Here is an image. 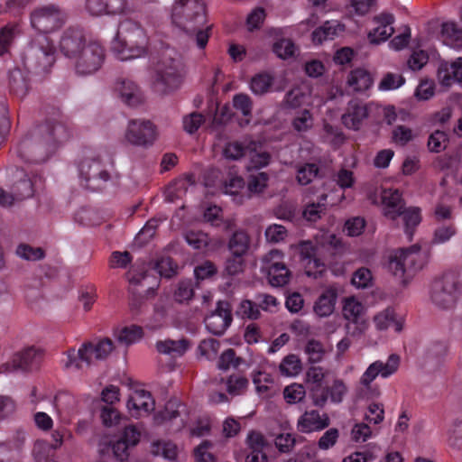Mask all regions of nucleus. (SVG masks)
<instances>
[{
    "label": "nucleus",
    "instance_id": "nucleus-1",
    "mask_svg": "<svg viewBox=\"0 0 462 462\" xmlns=\"http://www.w3.org/2000/svg\"><path fill=\"white\" fill-rule=\"evenodd\" d=\"M69 137L70 131L64 123L46 121L37 125L19 143L16 154L23 162L42 163Z\"/></svg>",
    "mask_w": 462,
    "mask_h": 462
},
{
    "label": "nucleus",
    "instance_id": "nucleus-2",
    "mask_svg": "<svg viewBox=\"0 0 462 462\" xmlns=\"http://www.w3.org/2000/svg\"><path fill=\"white\" fill-rule=\"evenodd\" d=\"M172 23L192 37L199 49L207 46L211 26L206 23V5L202 0H175L171 8Z\"/></svg>",
    "mask_w": 462,
    "mask_h": 462
},
{
    "label": "nucleus",
    "instance_id": "nucleus-3",
    "mask_svg": "<svg viewBox=\"0 0 462 462\" xmlns=\"http://www.w3.org/2000/svg\"><path fill=\"white\" fill-rule=\"evenodd\" d=\"M185 64L181 55L173 49L161 53L152 68V88L160 96L179 89L184 80Z\"/></svg>",
    "mask_w": 462,
    "mask_h": 462
},
{
    "label": "nucleus",
    "instance_id": "nucleus-4",
    "mask_svg": "<svg viewBox=\"0 0 462 462\" xmlns=\"http://www.w3.org/2000/svg\"><path fill=\"white\" fill-rule=\"evenodd\" d=\"M111 50L121 60L143 56L146 53V49L143 30L131 20L122 22L118 26L116 36L112 42Z\"/></svg>",
    "mask_w": 462,
    "mask_h": 462
},
{
    "label": "nucleus",
    "instance_id": "nucleus-5",
    "mask_svg": "<svg viewBox=\"0 0 462 462\" xmlns=\"http://www.w3.org/2000/svg\"><path fill=\"white\" fill-rule=\"evenodd\" d=\"M462 295V283L453 272L436 277L430 286V302L439 310L453 309Z\"/></svg>",
    "mask_w": 462,
    "mask_h": 462
},
{
    "label": "nucleus",
    "instance_id": "nucleus-6",
    "mask_svg": "<svg viewBox=\"0 0 462 462\" xmlns=\"http://www.w3.org/2000/svg\"><path fill=\"white\" fill-rule=\"evenodd\" d=\"M80 185L91 191H101L111 180V172L100 156L86 157L79 164Z\"/></svg>",
    "mask_w": 462,
    "mask_h": 462
},
{
    "label": "nucleus",
    "instance_id": "nucleus-7",
    "mask_svg": "<svg viewBox=\"0 0 462 462\" xmlns=\"http://www.w3.org/2000/svg\"><path fill=\"white\" fill-rule=\"evenodd\" d=\"M55 49L45 36L33 40L24 52L23 62L28 70L46 72L55 62Z\"/></svg>",
    "mask_w": 462,
    "mask_h": 462
},
{
    "label": "nucleus",
    "instance_id": "nucleus-8",
    "mask_svg": "<svg viewBox=\"0 0 462 462\" xmlns=\"http://www.w3.org/2000/svg\"><path fill=\"white\" fill-rule=\"evenodd\" d=\"M114 347L113 341L108 337L100 339L97 344L86 342L82 344L77 353L74 349L69 351L65 367L75 366L76 369L80 370L83 368L82 363L88 367L92 363L93 356L97 360H104L110 355Z\"/></svg>",
    "mask_w": 462,
    "mask_h": 462
},
{
    "label": "nucleus",
    "instance_id": "nucleus-9",
    "mask_svg": "<svg viewBox=\"0 0 462 462\" xmlns=\"http://www.w3.org/2000/svg\"><path fill=\"white\" fill-rule=\"evenodd\" d=\"M66 20L65 11L54 4L38 6L31 13L32 26L42 33H49L60 28Z\"/></svg>",
    "mask_w": 462,
    "mask_h": 462
},
{
    "label": "nucleus",
    "instance_id": "nucleus-10",
    "mask_svg": "<svg viewBox=\"0 0 462 462\" xmlns=\"http://www.w3.org/2000/svg\"><path fill=\"white\" fill-rule=\"evenodd\" d=\"M125 136L133 145L148 147L156 139L155 126L149 120L134 119L129 121Z\"/></svg>",
    "mask_w": 462,
    "mask_h": 462
},
{
    "label": "nucleus",
    "instance_id": "nucleus-11",
    "mask_svg": "<svg viewBox=\"0 0 462 462\" xmlns=\"http://www.w3.org/2000/svg\"><path fill=\"white\" fill-rule=\"evenodd\" d=\"M103 48L97 43H89L84 47L75 59V69L79 75H89L97 71L104 61Z\"/></svg>",
    "mask_w": 462,
    "mask_h": 462
},
{
    "label": "nucleus",
    "instance_id": "nucleus-12",
    "mask_svg": "<svg viewBox=\"0 0 462 462\" xmlns=\"http://www.w3.org/2000/svg\"><path fill=\"white\" fill-rule=\"evenodd\" d=\"M232 321L231 305L226 300H218L216 309L204 319L207 329L218 337L226 332Z\"/></svg>",
    "mask_w": 462,
    "mask_h": 462
},
{
    "label": "nucleus",
    "instance_id": "nucleus-13",
    "mask_svg": "<svg viewBox=\"0 0 462 462\" xmlns=\"http://www.w3.org/2000/svg\"><path fill=\"white\" fill-rule=\"evenodd\" d=\"M400 357L397 355H391L386 363L375 361L371 364L360 379L361 384L369 387L371 383L381 374L382 377H388L398 369Z\"/></svg>",
    "mask_w": 462,
    "mask_h": 462
},
{
    "label": "nucleus",
    "instance_id": "nucleus-14",
    "mask_svg": "<svg viewBox=\"0 0 462 462\" xmlns=\"http://www.w3.org/2000/svg\"><path fill=\"white\" fill-rule=\"evenodd\" d=\"M85 10L94 17L125 14V0H86Z\"/></svg>",
    "mask_w": 462,
    "mask_h": 462
},
{
    "label": "nucleus",
    "instance_id": "nucleus-15",
    "mask_svg": "<svg viewBox=\"0 0 462 462\" xmlns=\"http://www.w3.org/2000/svg\"><path fill=\"white\" fill-rule=\"evenodd\" d=\"M86 46L83 32L77 29H68L60 42V51L69 59H76Z\"/></svg>",
    "mask_w": 462,
    "mask_h": 462
},
{
    "label": "nucleus",
    "instance_id": "nucleus-16",
    "mask_svg": "<svg viewBox=\"0 0 462 462\" xmlns=\"http://www.w3.org/2000/svg\"><path fill=\"white\" fill-rule=\"evenodd\" d=\"M330 419L327 413L320 414L318 411H307L298 420L297 429L302 433L320 431L328 428Z\"/></svg>",
    "mask_w": 462,
    "mask_h": 462
},
{
    "label": "nucleus",
    "instance_id": "nucleus-17",
    "mask_svg": "<svg viewBox=\"0 0 462 462\" xmlns=\"http://www.w3.org/2000/svg\"><path fill=\"white\" fill-rule=\"evenodd\" d=\"M448 352V346L446 342H432L425 351L422 366L429 371L438 369L444 363Z\"/></svg>",
    "mask_w": 462,
    "mask_h": 462
},
{
    "label": "nucleus",
    "instance_id": "nucleus-18",
    "mask_svg": "<svg viewBox=\"0 0 462 462\" xmlns=\"http://www.w3.org/2000/svg\"><path fill=\"white\" fill-rule=\"evenodd\" d=\"M116 90L119 93L122 101L129 106H137L143 101L139 86L133 80L118 79L116 83Z\"/></svg>",
    "mask_w": 462,
    "mask_h": 462
},
{
    "label": "nucleus",
    "instance_id": "nucleus-19",
    "mask_svg": "<svg viewBox=\"0 0 462 462\" xmlns=\"http://www.w3.org/2000/svg\"><path fill=\"white\" fill-rule=\"evenodd\" d=\"M42 358V351L30 346L15 354L12 360L13 370L24 372L37 368Z\"/></svg>",
    "mask_w": 462,
    "mask_h": 462
},
{
    "label": "nucleus",
    "instance_id": "nucleus-20",
    "mask_svg": "<svg viewBox=\"0 0 462 462\" xmlns=\"http://www.w3.org/2000/svg\"><path fill=\"white\" fill-rule=\"evenodd\" d=\"M126 405L132 416L138 417L141 415V412L149 414L152 411L155 407V402L148 391L136 390L134 396L128 399Z\"/></svg>",
    "mask_w": 462,
    "mask_h": 462
},
{
    "label": "nucleus",
    "instance_id": "nucleus-21",
    "mask_svg": "<svg viewBox=\"0 0 462 462\" xmlns=\"http://www.w3.org/2000/svg\"><path fill=\"white\" fill-rule=\"evenodd\" d=\"M247 445L250 449L245 462H267V455L264 452L269 444L263 435L257 431H251L247 436Z\"/></svg>",
    "mask_w": 462,
    "mask_h": 462
},
{
    "label": "nucleus",
    "instance_id": "nucleus-22",
    "mask_svg": "<svg viewBox=\"0 0 462 462\" xmlns=\"http://www.w3.org/2000/svg\"><path fill=\"white\" fill-rule=\"evenodd\" d=\"M368 116L367 107L358 99L350 100L342 123L349 129L358 130L362 121Z\"/></svg>",
    "mask_w": 462,
    "mask_h": 462
},
{
    "label": "nucleus",
    "instance_id": "nucleus-23",
    "mask_svg": "<svg viewBox=\"0 0 462 462\" xmlns=\"http://www.w3.org/2000/svg\"><path fill=\"white\" fill-rule=\"evenodd\" d=\"M382 202L384 205V216L395 220L400 211L405 208V202L398 189H383Z\"/></svg>",
    "mask_w": 462,
    "mask_h": 462
},
{
    "label": "nucleus",
    "instance_id": "nucleus-24",
    "mask_svg": "<svg viewBox=\"0 0 462 462\" xmlns=\"http://www.w3.org/2000/svg\"><path fill=\"white\" fill-rule=\"evenodd\" d=\"M254 140L252 138H244L241 141L227 143L223 150V155L226 159L238 161L248 155V151H254Z\"/></svg>",
    "mask_w": 462,
    "mask_h": 462
},
{
    "label": "nucleus",
    "instance_id": "nucleus-25",
    "mask_svg": "<svg viewBox=\"0 0 462 462\" xmlns=\"http://www.w3.org/2000/svg\"><path fill=\"white\" fill-rule=\"evenodd\" d=\"M9 88L10 91L18 97L26 96L29 90L28 73L19 68H14L9 71Z\"/></svg>",
    "mask_w": 462,
    "mask_h": 462
},
{
    "label": "nucleus",
    "instance_id": "nucleus-26",
    "mask_svg": "<svg viewBox=\"0 0 462 462\" xmlns=\"http://www.w3.org/2000/svg\"><path fill=\"white\" fill-rule=\"evenodd\" d=\"M337 298V292L335 289L328 288L325 290L318 298L314 304V311L319 317H328L333 313Z\"/></svg>",
    "mask_w": 462,
    "mask_h": 462
},
{
    "label": "nucleus",
    "instance_id": "nucleus-27",
    "mask_svg": "<svg viewBox=\"0 0 462 462\" xmlns=\"http://www.w3.org/2000/svg\"><path fill=\"white\" fill-rule=\"evenodd\" d=\"M400 256L404 266L405 273L411 274L416 271L421 269L420 246L417 245H411L409 248H402L400 250Z\"/></svg>",
    "mask_w": 462,
    "mask_h": 462
},
{
    "label": "nucleus",
    "instance_id": "nucleus-28",
    "mask_svg": "<svg viewBox=\"0 0 462 462\" xmlns=\"http://www.w3.org/2000/svg\"><path fill=\"white\" fill-rule=\"evenodd\" d=\"M344 27L336 22L328 21L313 31L312 41L316 44H321L324 41L333 40L337 35V31L343 32Z\"/></svg>",
    "mask_w": 462,
    "mask_h": 462
},
{
    "label": "nucleus",
    "instance_id": "nucleus-29",
    "mask_svg": "<svg viewBox=\"0 0 462 462\" xmlns=\"http://www.w3.org/2000/svg\"><path fill=\"white\" fill-rule=\"evenodd\" d=\"M347 84L353 88L356 92L367 90L373 84L371 74L364 69H356L352 70L347 78Z\"/></svg>",
    "mask_w": 462,
    "mask_h": 462
},
{
    "label": "nucleus",
    "instance_id": "nucleus-30",
    "mask_svg": "<svg viewBox=\"0 0 462 462\" xmlns=\"http://www.w3.org/2000/svg\"><path fill=\"white\" fill-rule=\"evenodd\" d=\"M441 38L446 45L454 49L462 47V30L453 22L444 23L441 26Z\"/></svg>",
    "mask_w": 462,
    "mask_h": 462
},
{
    "label": "nucleus",
    "instance_id": "nucleus-31",
    "mask_svg": "<svg viewBox=\"0 0 462 462\" xmlns=\"http://www.w3.org/2000/svg\"><path fill=\"white\" fill-rule=\"evenodd\" d=\"M189 345V344L187 339H168L164 341H158L156 343V349L161 354L180 356L187 351Z\"/></svg>",
    "mask_w": 462,
    "mask_h": 462
},
{
    "label": "nucleus",
    "instance_id": "nucleus-32",
    "mask_svg": "<svg viewBox=\"0 0 462 462\" xmlns=\"http://www.w3.org/2000/svg\"><path fill=\"white\" fill-rule=\"evenodd\" d=\"M63 443V433L60 430H55L51 434V441L49 442L47 440H37L34 444L33 454L35 457L41 461L45 458L47 454L44 452L47 449H57Z\"/></svg>",
    "mask_w": 462,
    "mask_h": 462
},
{
    "label": "nucleus",
    "instance_id": "nucleus-33",
    "mask_svg": "<svg viewBox=\"0 0 462 462\" xmlns=\"http://www.w3.org/2000/svg\"><path fill=\"white\" fill-rule=\"evenodd\" d=\"M250 246V237L245 231H236L229 239L228 249L232 254L245 256Z\"/></svg>",
    "mask_w": 462,
    "mask_h": 462
},
{
    "label": "nucleus",
    "instance_id": "nucleus-34",
    "mask_svg": "<svg viewBox=\"0 0 462 462\" xmlns=\"http://www.w3.org/2000/svg\"><path fill=\"white\" fill-rule=\"evenodd\" d=\"M400 217H402L405 234L411 240L415 227L421 221L420 209L417 207L404 208L400 211Z\"/></svg>",
    "mask_w": 462,
    "mask_h": 462
},
{
    "label": "nucleus",
    "instance_id": "nucleus-35",
    "mask_svg": "<svg viewBox=\"0 0 462 462\" xmlns=\"http://www.w3.org/2000/svg\"><path fill=\"white\" fill-rule=\"evenodd\" d=\"M272 286L281 287L289 282L290 272L282 263H273L267 273Z\"/></svg>",
    "mask_w": 462,
    "mask_h": 462
},
{
    "label": "nucleus",
    "instance_id": "nucleus-36",
    "mask_svg": "<svg viewBox=\"0 0 462 462\" xmlns=\"http://www.w3.org/2000/svg\"><path fill=\"white\" fill-rule=\"evenodd\" d=\"M184 408L185 405L179 400L171 399L166 402L164 409L155 415V420L158 423H162L165 420H172L180 416L182 411L180 409L184 410Z\"/></svg>",
    "mask_w": 462,
    "mask_h": 462
},
{
    "label": "nucleus",
    "instance_id": "nucleus-37",
    "mask_svg": "<svg viewBox=\"0 0 462 462\" xmlns=\"http://www.w3.org/2000/svg\"><path fill=\"white\" fill-rule=\"evenodd\" d=\"M254 151H248V157L250 159L251 167L254 169H261L267 166L271 161V154L263 150V143L254 140Z\"/></svg>",
    "mask_w": 462,
    "mask_h": 462
},
{
    "label": "nucleus",
    "instance_id": "nucleus-38",
    "mask_svg": "<svg viewBox=\"0 0 462 462\" xmlns=\"http://www.w3.org/2000/svg\"><path fill=\"white\" fill-rule=\"evenodd\" d=\"M273 77L267 72H262L254 76L250 82V88L255 95H263L272 87Z\"/></svg>",
    "mask_w": 462,
    "mask_h": 462
},
{
    "label": "nucleus",
    "instance_id": "nucleus-39",
    "mask_svg": "<svg viewBox=\"0 0 462 462\" xmlns=\"http://www.w3.org/2000/svg\"><path fill=\"white\" fill-rule=\"evenodd\" d=\"M304 352L308 356V361L310 364L321 362L326 355V349L323 344L313 338L308 340L304 347Z\"/></svg>",
    "mask_w": 462,
    "mask_h": 462
},
{
    "label": "nucleus",
    "instance_id": "nucleus-40",
    "mask_svg": "<svg viewBox=\"0 0 462 462\" xmlns=\"http://www.w3.org/2000/svg\"><path fill=\"white\" fill-rule=\"evenodd\" d=\"M268 181L269 175L266 172L250 174L247 180V190L250 194H261L267 188Z\"/></svg>",
    "mask_w": 462,
    "mask_h": 462
},
{
    "label": "nucleus",
    "instance_id": "nucleus-41",
    "mask_svg": "<svg viewBox=\"0 0 462 462\" xmlns=\"http://www.w3.org/2000/svg\"><path fill=\"white\" fill-rule=\"evenodd\" d=\"M143 336V331L142 327L133 325L124 328L116 337L119 343L129 346L141 339Z\"/></svg>",
    "mask_w": 462,
    "mask_h": 462
},
{
    "label": "nucleus",
    "instance_id": "nucleus-42",
    "mask_svg": "<svg viewBox=\"0 0 462 462\" xmlns=\"http://www.w3.org/2000/svg\"><path fill=\"white\" fill-rule=\"evenodd\" d=\"M279 367L282 374L294 376L301 371V362L298 356L291 354L282 359Z\"/></svg>",
    "mask_w": 462,
    "mask_h": 462
},
{
    "label": "nucleus",
    "instance_id": "nucleus-43",
    "mask_svg": "<svg viewBox=\"0 0 462 462\" xmlns=\"http://www.w3.org/2000/svg\"><path fill=\"white\" fill-rule=\"evenodd\" d=\"M33 183L31 179L24 178L16 181L13 187L14 200H23L33 195Z\"/></svg>",
    "mask_w": 462,
    "mask_h": 462
},
{
    "label": "nucleus",
    "instance_id": "nucleus-44",
    "mask_svg": "<svg viewBox=\"0 0 462 462\" xmlns=\"http://www.w3.org/2000/svg\"><path fill=\"white\" fill-rule=\"evenodd\" d=\"M152 452L155 456H162L172 461L177 457V446L171 441H158L153 444Z\"/></svg>",
    "mask_w": 462,
    "mask_h": 462
},
{
    "label": "nucleus",
    "instance_id": "nucleus-45",
    "mask_svg": "<svg viewBox=\"0 0 462 462\" xmlns=\"http://www.w3.org/2000/svg\"><path fill=\"white\" fill-rule=\"evenodd\" d=\"M363 305L355 299H348L343 307L345 319L354 323H358L363 312Z\"/></svg>",
    "mask_w": 462,
    "mask_h": 462
},
{
    "label": "nucleus",
    "instance_id": "nucleus-46",
    "mask_svg": "<svg viewBox=\"0 0 462 462\" xmlns=\"http://www.w3.org/2000/svg\"><path fill=\"white\" fill-rule=\"evenodd\" d=\"M448 445L453 448L462 449V416L457 418L448 431Z\"/></svg>",
    "mask_w": 462,
    "mask_h": 462
},
{
    "label": "nucleus",
    "instance_id": "nucleus-47",
    "mask_svg": "<svg viewBox=\"0 0 462 462\" xmlns=\"http://www.w3.org/2000/svg\"><path fill=\"white\" fill-rule=\"evenodd\" d=\"M273 51L277 57L286 60L294 55L295 45L290 39H281L273 43Z\"/></svg>",
    "mask_w": 462,
    "mask_h": 462
},
{
    "label": "nucleus",
    "instance_id": "nucleus-48",
    "mask_svg": "<svg viewBox=\"0 0 462 462\" xmlns=\"http://www.w3.org/2000/svg\"><path fill=\"white\" fill-rule=\"evenodd\" d=\"M319 174V167L315 163H306L297 171V180L300 185L310 184Z\"/></svg>",
    "mask_w": 462,
    "mask_h": 462
},
{
    "label": "nucleus",
    "instance_id": "nucleus-49",
    "mask_svg": "<svg viewBox=\"0 0 462 462\" xmlns=\"http://www.w3.org/2000/svg\"><path fill=\"white\" fill-rule=\"evenodd\" d=\"M327 206L320 201L308 204L302 211L303 217L310 222H316L326 213Z\"/></svg>",
    "mask_w": 462,
    "mask_h": 462
},
{
    "label": "nucleus",
    "instance_id": "nucleus-50",
    "mask_svg": "<svg viewBox=\"0 0 462 462\" xmlns=\"http://www.w3.org/2000/svg\"><path fill=\"white\" fill-rule=\"evenodd\" d=\"M245 265V263L244 256H236L232 254L226 261L224 274L228 276H236L244 272Z\"/></svg>",
    "mask_w": 462,
    "mask_h": 462
},
{
    "label": "nucleus",
    "instance_id": "nucleus-51",
    "mask_svg": "<svg viewBox=\"0 0 462 462\" xmlns=\"http://www.w3.org/2000/svg\"><path fill=\"white\" fill-rule=\"evenodd\" d=\"M241 362L240 357H236V351L233 348L225 350L218 360L217 367L220 370H228L231 366L236 368Z\"/></svg>",
    "mask_w": 462,
    "mask_h": 462
},
{
    "label": "nucleus",
    "instance_id": "nucleus-52",
    "mask_svg": "<svg viewBox=\"0 0 462 462\" xmlns=\"http://www.w3.org/2000/svg\"><path fill=\"white\" fill-rule=\"evenodd\" d=\"M448 141V134L443 131L437 130L430 135L428 147L431 152H439L446 148Z\"/></svg>",
    "mask_w": 462,
    "mask_h": 462
},
{
    "label": "nucleus",
    "instance_id": "nucleus-53",
    "mask_svg": "<svg viewBox=\"0 0 462 462\" xmlns=\"http://www.w3.org/2000/svg\"><path fill=\"white\" fill-rule=\"evenodd\" d=\"M16 254L28 261H37L44 257V251L41 247H32L28 245H20L16 249Z\"/></svg>",
    "mask_w": 462,
    "mask_h": 462
},
{
    "label": "nucleus",
    "instance_id": "nucleus-54",
    "mask_svg": "<svg viewBox=\"0 0 462 462\" xmlns=\"http://www.w3.org/2000/svg\"><path fill=\"white\" fill-rule=\"evenodd\" d=\"M154 269L161 276L171 278L176 274L177 265L171 257H162L155 263Z\"/></svg>",
    "mask_w": 462,
    "mask_h": 462
},
{
    "label": "nucleus",
    "instance_id": "nucleus-55",
    "mask_svg": "<svg viewBox=\"0 0 462 462\" xmlns=\"http://www.w3.org/2000/svg\"><path fill=\"white\" fill-rule=\"evenodd\" d=\"M305 389L303 385L292 383L285 387L283 395L288 403H297L300 402L305 396Z\"/></svg>",
    "mask_w": 462,
    "mask_h": 462
},
{
    "label": "nucleus",
    "instance_id": "nucleus-56",
    "mask_svg": "<svg viewBox=\"0 0 462 462\" xmlns=\"http://www.w3.org/2000/svg\"><path fill=\"white\" fill-rule=\"evenodd\" d=\"M394 30L393 27L381 26L374 28L373 31L368 32V40L372 44H379L385 42L389 37L392 36Z\"/></svg>",
    "mask_w": 462,
    "mask_h": 462
},
{
    "label": "nucleus",
    "instance_id": "nucleus-57",
    "mask_svg": "<svg viewBox=\"0 0 462 462\" xmlns=\"http://www.w3.org/2000/svg\"><path fill=\"white\" fill-rule=\"evenodd\" d=\"M204 121L202 114L192 112L183 118V128L188 134H192L198 131Z\"/></svg>",
    "mask_w": 462,
    "mask_h": 462
},
{
    "label": "nucleus",
    "instance_id": "nucleus-58",
    "mask_svg": "<svg viewBox=\"0 0 462 462\" xmlns=\"http://www.w3.org/2000/svg\"><path fill=\"white\" fill-rule=\"evenodd\" d=\"M392 139L394 143L404 146L413 139L412 130L404 125H397L393 130Z\"/></svg>",
    "mask_w": 462,
    "mask_h": 462
},
{
    "label": "nucleus",
    "instance_id": "nucleus-59",
    "mask_svg": "<svg viewBox=\"0 0 462 462\" xmlns=\"http://www.w3.org/2000/svg\"><path fill=\"white\" fill-rule=\"evenodd\" d=\"M248 383L244 376L230 375L226 382L227 392L233 395L240 394L247 388Z\"/></svg>",
    "mask_w": 462,
    "mask_h": 462
},
{
    "label": "nucleus",
    "instance_id": "nucleus-60",
    "mask_svg": "<svg viewBox=\"0 0 462 462\" xmlns=\"http://www.w3.org/2000/svg\"><path fill=\"white\" fill-rule=\"evenodd\" d=\"M194 294L191 281H181L179 282L178 288L174 292L176 301L182 303L192 299Z\"/></svg>",
    "mask_w": 462,
    "mask_h": 462
},
{
    "label": "nucleus",
    "instance_id": "nucleus-61",
    "mask_svg": "<svg viewBox=\"0 0 462 462\" xmlns=\"http://www.w3.org/2000/svg\"><path fill=\"white\" fill-rule=\"evenodd\" d=\"M286 236L287 229L282 225L273 224L265 230L266 240L270 243H279L283 241Z\"/></svg>",
    "mask_w": 462,
    "mask_h": 462
},
{
    "label": "nucleus",
    "instance_id": "nucleus-62",
    "mask_svg": "<svg viewBox=\"0 0 462 462\" xmlns=\"http://www.w3.org/2000/svg\"><path fill=\"white\" fill-rule=\"evenodd\" d=\"M185 240L195 249L205 248L208 244V236L202 232L189 231L185 234Z\"/></svg>",
    "mask_w": 462,
    "mask_h": 462
},
{
    "label": "nucleus",
    "instance_id": "nucleus-63",
    "mask_svg": "<svg viewBox=\"0 0 462 462\" xmlns=\"http://www.w3.org/2000/svg\"><path fill=\"white\" fill-rule=\"evenodd\" d=\"M405 83V79L402 75L387 73L379 84L382 90L396 89Z\"/></svg>",
    "mask_w": 462,
    "mask_h": 462
},
{
    "label": "nucleus",
    "instance_id": "nucleus-64",
    "mask_svg": "<svg viewBox=\"0 0 462 462\" xmlns=\"http://www.w3.org/2000/svg\"><path fill=\"white\" fill-rule=\"evenodd\" d=\"M293 128L298 132H306L312 126V116L308 109H304L292 121Z\"/></svg>",
    "mask_w": 462,
    "mask_h": 462
}]
</instances>
